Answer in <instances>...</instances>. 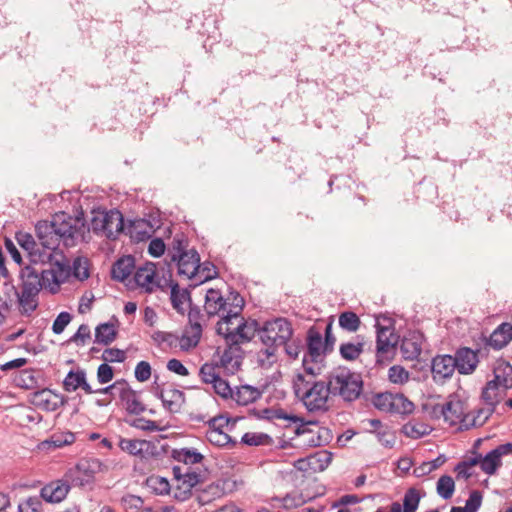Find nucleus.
Wrapping results in <instances>:
<instances>
[{
  "instance_id": "1",
  "label": "nucleus",
  "mask_w": 512,
  "mask_h": 512,
  "mask_svg": "<svg viewBox=\"0 0 512 512\" xmlns=\"http://www.w3.org/2000/svg\"><path fill=\"white\" fill-rule=\"evenodd\" d=\"M49 268L36 270L34 267L26 266L20 272L21 293L18 294V302L23 313L29 315L38 306L37 296L42 288L48 289L51 293L59 290L60 284L64 283L70 276V263L68 259L46 261Z\"/></svg>"
},
{
  "instance_id": "2",
  "label": "nucleus",
  "mask_w": 512,
  "mask_h": 512,
  "mask_svg": "<svg viewBox=\"0 0 512 512\" xmlns=\"http://www.w3.org/2000/svg\"><path fill=\"white\" fill-rule=\"evenodd\" d=\"M319 375L303 371L293 379L294 394L309 412H326L330 407L328 381L316 380Z\"/></svg>"
},
{
  "instance_id": "3",
  "label": "nucleus",
  "mask_w": 512,
  "mask_h": 512,
  "mask_svg": "<svg viewBox=\"0 0 512 512\" xmlns=\"http://www.w3.org/2000/svg\"><path fill=\"white\" fill-rule=\"evenodd\" d=\"M244 300L238 294L233 295L232 300L223 297L220 290L209 289L205 295L204 309L207 316H220L216 326L217 333H228L226 324H233L243 310Z\"/></svg>"
},
{
  "instance_id": "4",
  "label": "nucleus",
  "mask_w": 512,
  "mask_h": 512,
  "mask_svg": "<svg viewBox=\"0 0 512 512\" xmlns=\"http://www.w3.org/2000/svg\"><path fill=\"white\" fill-rule=\"evenodd\" d=\"M293 335V328L286 318H275L266 321L259 330V338L265 346L264 354L267 359L274 360L279 347L290 341Z\"/></svg>"
},
{
  "instance_id": "5",
  "label": "nucleus",
  "mask_w": 512,
  "mask_h": 512,
  "mask_svg": "<svg viewBox=\"0 0 512 512\" xmlns=\"http://www.w3.org/2000/svg\"><path fill=\"white\" fill-rule=\"evenodd\" d=\"M328 384L331 395L349 402L360 396L363 387L361 376L345 367L333 370L328 376Z\"/></svg>"
},
{
  "instance_id": "6",
  "label": "nucleus",
  "mask_w": 512,
  "mask_h": 512,
  "mask_svg": "<svg viewBox=\"0 0 512 512\" xmlns=\"http://www.w3.org/2000/svg\"><path fill=\"white\" fill-rule=\"evenodd\" d=\"M320 324L312 326L307 331V349L303 355L302 368L304 372L321 374L325 356L329 353L324 344Z\"/></svg>"
},
{
  "instance_id": "7",
  "label": "nucleus",
  "mask_w": 512,
  "mask_h": 512,
  "mask_svg": "<svg viewBox=\"0 0 512 512\" xmlns=\"http://www.w3.org/2000/svg\"><path fill=\"white\" fill-rule=\"evenodd\" d=\"M90 227L94 233L108 239H116L123 231L124 220L118 210L93 211Z\"/></svg>"
},
{
  "instance_id": "8",
  "label": "nucleus",
  "mask_w": 512,
  "mask_h": 512,
  "mask_svg": "<svg viewBox=\"0 0 512 512\" xmlns=\"http://www.w3.org/2000/svg\"><path fill=\"white\" fill-rule=\"evenodd\" d=\"M51 223L59 239L66 247L74 246L77 240L82 237L84 225L80 223L79 219L65 212L55 214Z\"/></svg>"
},
{
  "instance_id": "9",
  "label": "nucleus",
  "mask_w": 512,
  "mask_h": 512,
  "mask_svg": "<svg viewBox=\"0 0 512 512\" xmlns=\"http://www.w3.org/2000/svg\"><path fill=\"white\" fill-rule=\"evenodd\" d=\"M468 409L467 402L456 396H451L444 404L434 406L433 413L436 416H443L444 421L450 426H458V429L465 430L464 424L468 417Z\"/></svg>"
},
{
  "instance_id": "10",
  "label": "nucleus",
  "mask_w": 512,
  "mask_h": 512,
  "mask_svg": "<svg viewBox=\"0 0 512 512\" xmlns=\"http://www.w3.org/2000/svg\"><path fill=\"white\" fill-rule=\"evenodd\" d=\"M375 328L377 356L383 357L395 350L399 337L395 334L393 320L389 317H377Z\"/></svg>"
},
{
  "instance_id": "11",
  "label": "nucleus",
  "mask_w": 512,
  "mask_h": 512,
  "mask_svg": "<svg viewBox=\"0 0 512 512\" xmlns=\"http://www.w3.org/2000/svg\"><path fill=\"white\" fill-rule=\"evenodd\" d=\"M205 315L199 307H190L188 312V325L180 338V346L183 350H190L198 345L205 324Z\"/></svg>"
},
{
  "instance_id": "12",
  "label": "nucleus",
  "mask_w": 512,
  "mask_h": 512,
  "mask_svg": "<svg viewBox=\"0 0 512 512\" xmlns=\"http://www.w3.org/2000/svg\"><path fill=\"white\" fill-rule=\"evenodd\" d=\"M228 333H217L225 338L227 343L239 345L240 343L248 342L254 338L256 334L259 335V324L256 320L244 321L241 314L237 320H233V324H226Z\"/></svg>"
},
{
  "instance_id": "13",
  "label": "nucleus",
  "mask_w": 512,
  "mask_h": 512,
  "mask_svg": "<svg viewBox=\"0 0 512 512\" xmlns=\"http://www.w3.org/2000/svg\"><path fill=\"white\" fill-rule=\"evenodd\" d=\"M35 229L41 253L50 254L51 252L53 256L56 254L64 255L60 250H58L61 240L59 239L51 222L41 221L37 223Z\"/></svg>"
},
{
  "instance_id": "14",
  "label": "nucleus",
  "mask_w": 512,
  "mask_h": 512,
  "mask_svg": "<svg viewBox=\"0 0 512 512\" xmlns=\"http://www.w3.org/2000/svg\"><path fill=\"white\" fill-rule=\"evenodd\" d=\"M16 240L17 243L20 245L21 248H23L25 251H27L30 261L32 263H42L45 264L46 261H54V260H60L63 261V259H67L65 255H59L56 254L53 256V254L50 252V254H43L41 253V249L39 248L38 242L35 241L34 237L26 232H18L16 234Z\"/></svg>"
},
{
  "instance_id": "15",
  "label": "nucleus",
  "mask_w": 512,
  "mask_h": 512,
  "mask_svg": "<svg viewBox=\"0 0 512 512\" xmlns=\"http://www.w3.org/2000/svg\"><path fill=\"white\" fill-rule=\"evenodd\" d=\"M96 466V461L81 460L67 471L65 477L75 486H85L92 482Z\"/></svg>"
},
{
  "instance_id": "16",
  "label": "nucleus",
  "mask_w": 512,
  "mask_h": 512,
  "mask_svg": "<svg viewBox=\"0 0 512 512\" xmlns=\"http://www.w3.org/2000/svg\"><path fill=\"white\" fill-rule=\"evenodd\" d=\"M512 455V443L498 445L482 456L481 470L487 475H494L502 465V457Z\"/></svg>"
},
{
  "instance_id": "17",
  "label": "nucleus",
  "mask_w": 512,
  "mask_h": 512,
  "mask_svg": "<svg viewBox=\"0 0 512 512\" xmlns=\"http://www.w3.org/2000/svg\"><path fill=\"white\" fill-rule=\"evenodd\" d=\"M456 362L453 356L444 354L437 355L431 361V372L435 382H444L450 379L456 370Z\"/></svg>"
},
{
  "instance_id": "18",
  "label": "nucleus",
  "mask_w": 512,
  "mask_h": 512,
  "mask_svg": "<svg viewBox=\"0 0 512 512\" xmlns=\"http://www.w3.org/2000/svg\"><path fill=\"white\" fill-rule=\"evenodd\" d=\"M155 395L161 399L163 406L172 413L179 412L185 402L184 393L172 386L157 388Z\"/></svg>"
},
{
  "instance_id": "19",
  "label": "nucleus",
  "mask_w": 512,
  "mask_h": 512,
  "mask_svg": "<svg viewBox=\"0 0 512 512\" xmlns=\"http://www.w3.org/2000/svg\"><path fill=\"white\" fill-rule=\"evenodd\" d=\"M453 360L456 362L457 371L463 375L473 373L479 362L477 352L468 347L458 349Z\"/></svg>"
},
{
  "instance_id": "20",
  "label": "nucleus",
  "mask_w": 512,
  "mask_h": 512,
  "mask_svg": "<svg viewBox=\"0 0 512 512\" xmlns=\"http://www.w3.org/2000/svg\"><path fill=\"white\" fill-rule=\"evenodd\" d=\"M134 281L138 287L146 292L154 291L159 287V283L156 281V265L148 262L139 267L135 272Z\"/></svg>"
},
{
  "instance_id": "21",
  "label": "nucleus",
  "mask_w": 512,
  "mask_h": 512,
  "mask_svg": "<svg viewBox=\"0 0 512 512\" xmlns=\"http://www.w3.org/2000/svg\"><path fill=\"white\" fill-rule=\"evenodd\" d=\"M69 480H56L46 484L40 491V497L49 503H59L63 501L69 490Z\"/></svg>"
},
{
  "instance_id": "22",
  "label": "nucleus",
  "mask_w": 512,
  "mask_h": 512,
  "mask_svg": "<svg viewBox=\"0 0 512 512\" xmlns=\"http://www.w3.org/2000/svg\"><path fill=\"white\" fill-rule=\"evenodd\" d=\"M228 347L220 356V366L229 374H234L240 368L243 360L242 350L239 345L228 343Z\"/></svg>"
},
{
  "instance_id": "23",
  "label": "nucleus",
  "mask_w": 512,
  "mask_h": 512,
  "mask_svg": "<svg viewBox=\"0 0 512 512\" xmlns=\"http://www.w3.org/2000/svg\"><path fill=\"white\" fill-rule=\"evenodd\" d=\"M423 335L413 331L405 335L400 344V351L404 359L414 360L422 351Z\"/></svg>"
},
{
  "instance_id": "24",
  "label": "nucleus",
  "mask_w": 512,
  "mask_h": 512,
  "mask_svg": "<svg viewBox=\"0 0 512 512\" xmlns=\"http://www.w3.org/2000/svg\"><path fill=\"white\" fill-rule=\"evenodd\" d=\"M177 256L178 259L174 262L177 265L178 274L192 280L195 277L198 262L200 261L198 252L195 249H191L187 254Z\"/></svg>"
},
{
  "instance_id": "25",
  "label": "nucleus",
  "mask_w": 512,
  "mask_h": 512,
  "mask_svg": "<svg viewBox=\"0 0 512 512\" xmlns=\"http://www.w3.org/2000/svg\"><path fill=\"white\" fill-rule=\"evenodd\" d=\"M263 391L252 385L236 386L231 400L240 406H247L261 398Z\"/></svg>"
},
{
  "instance_id": "26",
  "label": "nucleus",
  "mask_w": 512,
  "mask_h": 512,
  "mask_svg": "<svg viewBox=\"0 0 512 512\" xmlns=\"http://www.w3.org/2000/svg\"><path fill=\"white\" fill-rule=\"evenodd\" d=\"M63 387L67 392L82 388L87 394H92L94 389L86 381L84 370L69 371L63 381Z\"/></svg>"
},
{
  "instance_id": "27",
  "label": "nucleus",
  "mask_w": 512,
  "mask_h": 512,
  "mask_svg": "<svg viewBox=\"0 0 512 512\" xmlns=\"http://www.w3.org/2000/svg\"><path fill=\"white\" fill-rule=\"evenodd\" d=\"M120 399L130 414H140L145 411V406L140 401L139 395L131 389L127 382L120 391Z\"/></svg>"
},
{
  "instance_id": "28",
  "label": "nucleus",
  "mask_w": 512,
  "mask_h": 512,
  "mask_svg": "<svg viewBox=\"0 0 512 512\" xmlns=\"http://www.w3.org/2000/svg\"><path fill=\"white\" fill-rule=\"evenodd\" d=\"M512 340V324L502 323L490 335L488 344L494 349H502Z\"/></svg>"
},
{
  "instance_id": "29",
  "label": "nucleus",
  "mask_w": 512,
  "mask_h": 512,
  "mask_svg": "<svg viewBox=\"0 0 512 512\" xmlns=\"http://www.w3.org/2000/svg\"><path fill=\"white\" fill-rule=\"evenodd\" d=\"M493 374V382L498 384L504 390L512 388V365L508 362H498L494 367Z\"/></svg>"
},
{
  "instance_id": "30",
  "label": "nucleus",
  "mask_w": 512,
  "mask_h": 512,
  "mask_svg": "<svg viewBox=\"0 0 512 512\" xmlns=\"http://www.w3.org/2000/svg\"><path fill=\"white\" fill-rule=\"evenodd\" d=\"M134 258L130 255L117 260L112 266V277L118 281L126 280L134 269Z\"/></svg>"
},
{
  "instance_id": "31",
  "label": "nucleus",
  "mask_w": 512,
  "mask_h": 512,
  "mask_svg": "<svg viewBox=\"0 0 512 512\" xmlns=\"http://www.w3.org/2000/svg\"><path fill=\"white\" fill-rule=\"evenodd\" d=\"M495 406L485 405L477 409L476 413L468 410V417L465 420L464 429L468 430L476 426H482L494 412Z\"/></svg>"
},
{
  "instance_id": "32",
  "label": "nucleus",
  "mask_w": 512,
  "mask_h": 512,
  "mask_svg": "<svg viewBox=\"0 0 512 512\" xmlns=\"http://www.w3.org/2000/svg\"><path fill=\"white\" fill-rule=\"evenodd\" d=\"M506 390L492 380L482 390L481 398L485 405L496 406L504 397Z\"/></svg>"
},
{
  "instance_id": "33",
  "label": "nucleus",
  "mask_w": 512,
  "mask_h": 512,
  "mask_svg": "<svg viewBox=\"0 0 512 512\" xmlns=\"http://www.w3.org/2000/svg\"><path fill=\"white\" fill-rule=\"evenodd\" d=\"M163 447L159 441L141 440L138 447L137 457L142 460L158 458L162 453Z\"/></svg>"
},
{
  "instance_id": "34",
  "label": "nucleus",
  "mask_w": 512,
  "mask_h": 512,
  "mask_svg": "<svg viewBox=\"0 0 512 512\" xmlns=\"http://www.w3.org/2000/svg\"><path fill=\"white\" fill-rule=\"evenodd\" d=\"M117 336V331L113 324L106 322L99 324L95 329L94 342L101 345H109Z\"/></svg>"
},
{
  "instance_id": "35",
  "label": "nucleus",
  "mask_w": 512,
  "mask_h": 512,
  "mask_svg": "<svg viewBox=\"0 0 512 512\" xmlns=\"http://www.w3.org/2000/svg\"><path fill=\"white\" fill-rule=\"evenodd\" d=\"M172 457L178 462L184 464L200 463L204 456L194 448H180L172 451Z\"/></svg>"
},
{
  "instance_id": "36",
  "label": "nucleus",
  "mask_w": 512,
  "mask_h": 512,
  "mask_svg": "<svg viewBox=\"0 0 512 512\" xmlns=\"http://www.w3.org/2000/svg\"><path fill=\"white\" fill-rule=\"evenodd\" d=\"M217 276V270L213 263L205 261L203 263L198 262L197 272L195 277L192 279L194 285L201 284L208 280H211Z\"/></svg>"
},
{
  "instance_id": "37",
  "label": "nucleus",
  "mask_w": 512,
  "mask_h": 512,
  "mask_svg": "<svg viewBox=\"0 0 512 512\" xmlns=\"http://www.w3.org/2000/svg\"><path fill=\"white\" fill-rule=\"evenodd\" d=\"M152 226L145 220L135 221L130 227V236L136 241H144L151 237Z\"/></svg>"
},
{
  "instance_id": "38",
  "label": "nucleus",
  "mask_w": 512,
  "mask_h": 512,
  "mask_svg": "<svg viewBox=\"0 0 512 512\" xmlns=\"http://www.w3.org/2000/svg\"><path fill=\"white\" fill-rule=\"evenodd\" d=\"M339 326L348 332H356L361 324L360 318L352 311H345L339 315Z\"/></svg>"
},
{
  "instance_id": "39",
  "label": "nucleus",
  "mask_w": 512,
  "mask_h": 512,
  "mask_svg": "<svg viewBox=\"0 0 512 512\" xmlns=\"http://www.w3.org/2000/svg\"><path fill=\"white\" fill-rule=\"evenodd\" d=\"M437 494L444 500L450 499L455 491V482L449 475H442L436 484Z\"/></svg>"
},
{
  "instance_id": "40",
  "label": "nucleus",
  "mask_w": 512,
  "mask_h": 512,
  "mask_svg": "<svg viewBox=\"0 0 512 512\" xmlns=\"http://www.w3.org/2000/svg\"><path fill=\"white\" fill-rule=\"evenodd\" d=\"M422 496L414 487L407 489L403 497V512H416Z\"/></svg>"
},
{
  "instance_id": "41",
  "label": "nucleus",
  "mask_w": 512,
  "mask_h": 512,
  "mask_svg": "<svg viewBox=\"0 0 512 512\" xmlns=\"http://www.w3.org/2000/svg\"><path fill=\"white\" fill-rule=\"evenodd\" d=\"M206 438L209 441L210 444L217 446V447H228V446H235L236 441L228 435L227 432H213V431H207L206 432Z\"/></svg>"
},
{
  "instance_id": "42",
  "label": "nucleus",
  "mask_w": 512,
  "mask_h": 512,
  "mask_svg": "<svg viewBox=\"0 0 512 512\" xmlns=\"http://www.w3.org/2000/svg\"><path fill=\"white\" fill-rule=\"evenodd\" d=\"M414 410V404L408 400L403 394H394L391 413L410 414Z\"/></svg>"
},
{
  "instance_id": "43",
  "label": "nucleus",
  "mask_w": 512,
  "mask_h": 512,
  "mask_svg": "<svg viewBox=\"0 0 512 512\" xmlns=\"http://www.w3.org/2000/svg\"><path fill=\"white\" fill-rule=\"evenodd\" d=\"M362 351H363V343L362 342L342 343L339 348L341 357L343 359L349 360V361L357 359L360 356V354L362 353Z\"/></svg>"
},
{
  "instance_id": "44",
  "label": "nucleus",
  "mask_w": 512,
  "mask_h": 512,
  "mask_svg": "<svg viewBox=\"0 0 512 512\" xmlns=\"http://www.w3.org/2000/svg\"><path fill=\"white\" fill-rule=\"evenodd\" d=\"M272 441L271 437L265 433L247 432L241 438V443L248 446L268 445Z\"/></svg>"
},
{
  "instance_id": "45",
  "label": "nucleus",
  "mask_w": 512,
  "mask_h": 512,
  "mask_svg": "<svg viewBox=\"0 0 512 512\" xmlns=\"http://www.w3.org/2000/svg\"><path fill=\"white\" fill-rule=\"evenodd\" d=\"M393 396L390 392L378 393L372 399L373 405L380 411L391 413Z\"/></svg>"
},
{
  "instance_id": "46",
  "label": "nucleus",
  "mask_w": 512,
  "mask_h": 512,
  "mask_svg": "<svg viewBox=\"0 0 512 512\" xmlns=\"http://www.w3.org/2000/svg\"><path fill=\"white\" fill-rule=\"evenodd\" d=\"M199 375L201 380L206 384H213L216 380H218V378H220L217 371V366L210 363H205L201 366Z\"/></svg>"
},
{
  "instance_id": "47",
  "label": "nucleus",
  "mask_w": 512,
  "mask_h": 512,
  "mask_svg": "<svg viewBox=\"0 0 512 512\" xmlns=\"http://www.w3.org/2000/svg\"><path fill=\"white\" fill-rule=\"evenodd\" d=\"M42 501L40 497H28L18 505V512H41Z\"/></svg>"
},
{
  "instance_id": "48",
  "label": "nucleus",
  "mask_w": 512,
  "mask_h": 512,
  "mask_svg": "<svg viewBox=\"0 0 512 512\" xmlns=\"http://www.w3.org/2000/svg\"><path fill=\"white\" fill-rule=\"evenodd\" d=\"M388 377L394 384H403L409 380V373L402 366L394 365L389 368Z\"/></svg>"
},
{
  "instance_id": "49",
  "label": "nucleus",
  "mask_w": 512,
  "mask_h": 512,
  "mask_svg": "<svg viewBox=\"0 0 512 512\" xmlns=\"http://www.w3.org/2000/svg\"><path fill=\"white\" fill-rule=\"evenodd\" d=\"M213 390L216 394H218L223 399H231L233 395L234 388L230 386V384L223 378H218L212 384Z\"/></svg>"
},
{
  "instance_id": "50",
  "label": "nucleus",
  "mask_w": 512,
  "mask_h": 512,
  "mask_svg": "<svg viewBox=\"0 0 512 512\" xmlns=\"http://www.w3.org/2000/svg\"><path fill=\"white\" fill-rule=\"evenodd\" d=\"M90 337L91 331L89 326L87 324H81L76 333L69 338L68 342L74 343L77 346H83Z\"/></svg>"
},
{
  "instance_id": "51",
  "label": "nucleus",
  "mask_w": 512,
  "mask_h": 512,
  "mask_svg": "<svg viewBox=\"0 0 512 512\" xmlns=\"http://www.w3.org/2000/svg\"><path fill=\"white\" fill-rule=\"evenodd\" d=\"M73 271L74 276L83 281L89 277V270L87 265V260L82 258H76L73 261L72 267L70 266V271Z\"/></svg>"
},
{
  "instance_id": "52",
  "label": "nucleus",
  "mask_w": 512,
  "mask_h": 512,
  "mask_svg": "<svg viewBox=\"0 0 512 512\" xmlns=\"http://www.w3.org/2000/svg\"><path fill=\"white\" fill-rule=\"evenodd\" d=\"M186 247L187 243L183 238L175 237L168 252V255L171 257V261H176L178 259L177 255L187 254L189 251L186 250Z\"/></svg>"
},
{
  "instance_id": "53",
  "label": "nucleus",
  "mask_w": 512,
  "mask_h": 512,
  "mask_svg": "<svg viewBox=\"0 0 512 512\" xmlns=\"http://www.w3.org/2000/svg\"><path fill=\"white\" fill-rule=\"evenodd\" d=\"M72 315L69 312L63 311L58 314L52 324V331L55 334H61L67 325L71 322Z\"/></svg>"
},
{
  "instance_id": "54",
  "label": "nucleus",
  "mask_w": 512,
  "mask_h": 512,
  "mask_svg": "<svg viewBox=\"0 0 512 512\" xmlns=\"http://www.w3.org/2000/svg\"><path fill=\"white\" fill-rule=\"evenodd\" d=\"M482 504V494L478 490H474L470 493L469 498L466 500L465 506L463 507L464 512H477Z\"/></svg>"
},
{
  "instance_id": "55",
  "label": "nucleus",
  "mask_w": 512,
  "mask_h": 512,
  "mask_svg": "<svg viewBox=\"0 0 512 512\" xmlns=\"http://www.w3.org/2000/svg\"><path fill=\"white\" fill-rule=\"evenodd\" d=\"M324 324V344L326 346V349L328 352H332L336 343V337L334 336L332 332V326H333V319L330 318L328 321L323 322Z\"/></svg>"
},
{
  "instance_id": "56",
  "label": "nucleus",
  "mask_w": 512,
  "mask_h": 512,
  "mask_svg": "<svg viewBox=\"0 0 512 512\" xmlns=\"http://www.w3.org/2000/svg\"><path fill=\"white\" fill-rule=\"evenodd\" d=\"M102 359L105 362H118L121 363L126 359L125 351L118 348H107L103 351Z\"/></svg>"
},
{
  "instance_id": "57",
  "label": "nucleus",
  "mask_w": 512,
  "mask_h": 512,
  "mask_svg": "<svg viewBox=\"0 0 512 512\" xmlns=\"http://www.w3.org/2000/svg\"><path fill=\"white\" fill-rule=\"evenodd\" d=\"M74 442H75V435L72 432H64V433H60V434H54L50 440V443L56 448L70 445Z\"/></svg>"
},
{
  "instance_id": "58",
  "label": "nucleus",
  "mask_w": 512,
  "mask_h": 512,
  "mask_svg": "<svg viewBox=\"0 0 512 512\" xmlns=\"http://www.w3.org/2000/svg\"><path fill=\"white\" fill-rule=\"evenodd\" d=\"M151 365L147 361L137 363L134 371L135 378L139 382H145L151 377Z\"/></svg>"
},
{
  "instance_id": "59",
  "label": "nucleus",
  "mask_w": 512,
  "mask_h": 512,
  "mask_svg": "<svg viewBox=\"0 0 512 512\" xmlns=\"http://www.w3.org/2000/svg\"><path fill=\"white\" fill-rule=\"evenodd\" d=\"M140 441L139 439L120 438L118 445L122 451L137 457Z\"/></svg>"
},
{
  "instance_id": "60",
  "label": "nucleus",
  "mask_w": 512,
  "mask_h": 512,
  "mask_svg": "<svg viewBox=\"0 0 512 512\" xmlns=\"http://www.w3.org/2000/svg\"><path fill=\"white\" fill-rule=\"evenodd\" d=\"M148 483L158 494H166L170 490V484L168 480L163 477H150L148 479Z\"/></svg>"
},
{
  "instance_id": "61",
  "label": "nucleus",
  "mask_w": 512,
  "mask_h": 512,
  "mask_svg": "<svg viewBox=\"0 0 512 512\" xmlns=\"http://www.w3.org/2000/svg\"><path fill=\"white\" fill-rule=\"evenodd\" d=\"M229 418L225 416L213 417L208 421V430L213 432H223L229 426Z\"/></svg>"
},
{
  "instance_id": "62",
  "label": "nucleus",
  "mask_w": 512,
  "mask_h": 512,
  "mask_svg": "<svg viewBox=\"0 0 512 512\" xmlns=\"http://www.w3.org/2000/svg\"><path fill=\"white\" fill-rule=\"evenodd\" d=\"M114 372L110 365L102 363L97 369V380L100 384H106L113 379Z\"/></svg>"
},
{
  "instance_id": "63",
  "label": "nucleus",
  "mask_w": 512,
  "mask_h": 512,
  "mask_svg": "<svg viewBox=\"0 0 512 512\" xmlns=\"http://www.w3.org/2000/svg\"><path fill=\"white\" fill-rule=\"evenodd\" d=\"M201 475L195 471H187L183 474V485L186 488L185 492H190V490L195 487L200 482Z\"/></svg>"
},
{
  "instance_id": "64",
  "label": "nucleus",
  "mask_w": 512,
  "mask_h": 512,
  "mask_svg": "<svg viewBox=\"0 0 512 512\" xmlns=\"http://www.w3.org/2000/svg\"><path fill=\"white\" fill-rule=\"evenodd\" d=\"M376 437L379 443L386 448H392L396 442L394 433L387 430L377 432Z\"/></svg>"
}]
</instances>
